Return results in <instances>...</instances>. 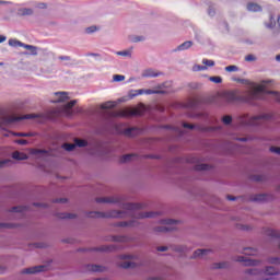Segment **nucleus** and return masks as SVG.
<instances>
[{
  "instance_id": "obj_1",
  "label": "nucleus",
  "mask_w": 280,
  "mask_h": 280,
  "mask_svg": "<svg viewBox=\"0 0 280 280\" xmlns=\"http://www.w3.org/2000/svg\"><path fill=\"white\" fill-rule=\"evenodd\" d=\"M270 117L272 116L268 114L253 117H249L248 115H243L236 118V124H238V126H261V124H266V121H268Z\"/></svg>"
},
{
  "instance_id": "obj_44",
  "label": "nucleus",
  "mask_w": 280,
  "mask_h": 280,
  "mask_svg": "<svg viewBox=\"0 0 280 280\" xmlns=\"http://www.w3.org/2000/svg\"><path fill=\"white\" fill-rule=\"evenodd\" d=\"M192 71H207V66L195 65Z\"/></svg>"
},
{
  "instance_id": "obj_60",
  "label": "nucleus",
  "mask_w": 280,
  "mask_h": 280,
  "mask_svg": "<svg viewBox=\"0 0 280 280\" xmlns=\"http://www.w3.org/2000/svg\"><path fill=\"white\" fill-rule=\"evenodd\" d=\"M120 259H132L131 255H121Z\"/></svg>"
},
{
  "instance_id": "obj_54",
  "label": "nucleus",
  "mask_w": 280,
  "mask_h": 280,
  "mask_svg": "<svg viewBox=\"0 0 280 280\" xmlns=\"http://www.w3.org/2000/svg\"><path fill=\"white\" fill-rule=\"evenodd\" d=\"M183 128H188L189 130H194V125L184 122Z\"/></svg>"
},
{
  "instance_id": "obj_5",
  "label": "nucleus",
  "mask_w": 280,
  "mask_h": 280,
  "mask_svg": "<svg viewBox=\"0 0 280 280\" xmlns=\"http://www.w3.org/2000/svg\"><path fill=\"white\" fill-rule=\"evenodd\" d=\"M36 115L26 114L24 116H8L4 118L5 124H14L15 121H23V119H36Z\"/></svg>"
},
{
  "instance_id": "obj_61",
  "label": "nucleus",
  "mask_w": 280,
  "mask_h": 280,
  "mask_svg": "<svg viewBox=\"0 0 280 280\" xmlns=\"http://www.w3.org/2000/svg\"><path fill=\"white\" fill-rule=\"evenodd\" d=\"M59 60H71V57H69V56H60Z\"/></svg>"
},
{
  "instance_id": "obj_36",
  "label": "nucleus",
  "mask_w": 280,
  "mask_h": 280,
  "mask_svg": "<svg viewBox=\"0 0 280 280\" xmlns=\"http://www.w3.org/2000/svg\"><path fill=\"white\" fill-rule=\"evenodd\" d=\"M225 71L228 73H235L236 71H240V68L237 66H228L225 67Z\"/></svg>"
},
{
  "instance_id": "obj_20",
  "label": "nucleus",
  "mask_w": 280,
  "mask_h": 280,
  "mask_svg": "<svg viewBox=\"0 0 280 280\" xmlns=\"http://www.w3.org/2000/svg\"><path fill=\"white\" fill-rule=\"evenodd\" d=\"M156 233H167L170 231H174V228H170L167 225H162V226H158L155 228Z\"/></svg>"
},
{
  "instance_id": "obj_8",
  "label": "nucleus",
  "mask_w": 280,
  "mask_h": 280,
  "mask_svg": "<svg viewBox=\"0 0 280 280\" xmlns=\"http://www.w3.org/2000/svg\"><path fill=\"white\" fill-rule=\"evenodd\" d=\"M211 249H197L191 256V259H198V257H200L201 259H207V256L211 255Z\"/></svg>"
},
{
  "instance_id": "obj_62",
  "label": "nucleus",
  "mask_w": 280,
  "mask_h": 280,
  "mask_svg": "<svg viewBox=\"0 0 280 280\" xmlns=\"http://www.w3.org/2000/svg\"><path fill=\"white\" fill-rule=\"evenodd\" d=\"M5 40H7V37L3 35H0V43H5Z\"/></svg>"
},
{
  "instance_id": "obj_35",
  "label": "nucleus",
  "mask_w": 280,
  "mask_h": 280,
  "mask_svg": "<svg viewBox=\"0 0 280 280\" xmlns=\"http://www.w3.org/2000/svg\"><path fill=\"white\" fill-rule=\"evenodd\" d=\"M232 121H233V117H231L230 115H225V116H223V118H222V122H223L225 126L231 125Z\"/></svg>"
},
{
  "instance_id": "obj_26",
  "label": "nucleus",
  "mask_w": 280,
  "mask_h": 280,
  "mask_svg": "<svg viewBox=\"0 0 280 280\" xmlns=\"http://www.w3.org/2000/svg\"><path fill=\"white\" fill-rule=\"evenodd\" d=\"M20 16H31V14H34V11L32 9H21L19 11Z\"/></svg>"
},
{
  "instance_id": "obj_11",
  "label": "nucleus",
  "mask_w": 280,
  "mask_h": 280,
  "mask_svg": "<svg viewBox=\"0 0 280 280\" xmlns=\"http://www.w3.org/2000/svg\"><path fill=\"white\" fill-rule=\"evenodd\" d=\"M55 95L58 97V100L54 101L55 104L69 100V93L67 92H56Z\"/></svg>"
},
{
  "instance_id": "obj_32",
  "label": "nucleus",
  "mask_w": 280,
  "mask_h": 280,
  "mask_svg": "<svg viewBox=\"0 0 280 280\" xmlns=\"http://www.w3.org/2000/svg\"><path fill=\"white\" fill-rule=\"evenodd\" d=\"M31 154H33V156H38L39 154H47V151L40 149H32Z\"/></svg>"
},
{
  "instance_id": "obj_64",
  "label": "nucleus",
  "mask_w": 280,
  "mask_h": 280,
  "mask_svg": "<svg viewBox=\"0 0 280 280\" xmlns=\"http://www.w3.org/2000/svg\"><path fill=\"white\" fill-rule=\"evenodd\" d=\"M149 280H162L161 278H149Z\"/></svg>"
},
{
  "instance_id": "obj_37",
  "label": "nucleus",
  "mask_w": 280,
  "mask_h": 280,
  "mask_svg": "<svg viewBox=\"0 0 280 280\" xmlns=\"http://www.w3.org/2000/svg\"><path fill=\"white\" fill-rule=\"evenodd\" d=\"M229 266V264H226V262H217V264H214L213 266H212V268L214 269V270H220V269H222V268H226Z\"/></svg>"
},
{
  "instance_id": "obj_28",
  "label": "nucleus",
  "mask_w": 280,
  "mask_h": 280,
  "mask_svg": "<svg viewBox=\"0 0 280 280\" xmlns=\"http://www.w3.org/2000/svg\"><path fill=\"white\" fill-rule=\"evenodd\" d=\"M24 49H27L28 51H31L33 56H37L38 54L37 52L38 48H36V46L24 44Z\"/></svg>"
},
{
  "instance_id": "obj_27",
  "label": "nucleus",
  "mask_w": 280,
  "mask_h": 280,
  "mask_svg": "<svg viewBox=\"0 0 280 280\" xmlns=\"http://www.w3.org/2000/svg\"><path fill=\"white\" fill-rule=\"evenodd\" d=\"M135 156H137L136 154H126V155H122L120 158V163H128L130 161H132V159H135Z\"/></svg>"
},
{
  "instance_id": "obj_63",
  "label": "nucleus",
  "mask_w": 280,
  "mask_h": 280,
  "mask_svg": "<svg viewBox=\"0 0 280 280\" xmlns=\"http://www.w3.org/2000/svg\"><path fill=\"white\" fill-rule=\"evenodd\" d=\"M226 198H228V200H237L236 197H233V196H231V195H229Z\"/></svg>"
},
{
  "instance_id": "obj_22",
  "label": "nucleus",
  "mask_w": 280,
  "mask_h": 280,
  "mask_svg": "<svg viewBox=\"0 0 280 280\" xmlns=\"http://www.w3.org/2000/svg\"><path fill=\"white\" fill-rule=\"evenodd\" d=\"M116 226H121V228H126V226H137V223L135 221H121L116 223Z\"/></svg>"
},
{
  "instance_id": "obj_42",
  "label": "nucleus",
  "mask_w": 280,
  "mask_h": 280,
  "mask_svg": "<svg viewBox=\"0 0 280 280\" xmlns=\"http://www.w3.org/2000/svg\"><path fill=\"white\" fill-rule=\"evenodd\" d=\"M210 82H214V84H222V77H210Z\"/></svg>"
},
{
  "instance_id": "obj_51",
  "label": "nucleus",
  "mask_w": 280,
  "mask_h": 280,
  "mask_svg": "<svg viewBox=\"0 0 280 280\" xmlns=\"http://www.w3.org/2000/svg\"><path fill=\"white\" fill-rule=\"evenodd\" d=\"M13 136H14V137H32V135L25 133V132L13 133Z\"/></svg>"
},
{
  "instance_id": "obj_16",
  "label": "nucleus",
  "mask_w": 280,
  "mask_h": 280,
  "mask_svg": "<svg viewBox=\"0 0 280 280\" xmlns=\"http://www.w3.org/2000/svg\"><path fill=\"white\" fill-rule=\"evenodd\" d=\"M237 261H243L245 266H257L259 264V261L246 259L244 256L238 257Z\"/></svg>"
},
{
  "instance_id": "obj_47",
  "label": "nucleus",
  "mask_w": 280,
  "mask_h": 280,
  "mask_svg": "<svg viewBox=\"0 0 280 280\" xmlns=\"http://www.w3.org/2000/svg\"><path fill=\"white\" fill-rule=\"evenodd\" d=\"M246 62H255V60H257V58L255 57V55H247L245 57Z\"/></svg>"
},
{
  "instance_id": "obj_7",
  "label": "nucleus",
  "mask_w": 280,
  "mask_h": 280,
  "mask_svg": "<svg viewBox=\"0 0 280 280\" xmlns=\"http://www.w3.org/2000/svg\"><path fill=\"white\" fill-rule=\"evenodd\" d=\"M45 270H47V266L39 265L22 270V275H36L37 272H45Z\"/></svg>"
},
{
  "instance_id": "obj_21",
  "label": "nucleus",
  "mask_w": 280,
  "mask_h": 280,
  "mask_svg": "<svg viewBox=\"0 0 280 280\" xmlns=\"http://www.w3.org/2000/svg\"><path fill=\"white\" fill-rule=\"evenodd\" d=\"M265 275H269V276L279 275V269H276L273 266H269L266 268Z\"/></svg>"
},
{
  "instance_id": "obj_45",
  "label": "nucleus",
  "mask_w": 280,
  "mask_h": 280,
  "mask_svg": "<svg viewBox=\"0 0 280 280\" xmlns=\"http://www.w3.org/2000/svg\"><path fill=\"white\" fill-rule=\"evenodd\" d=\"M137 130V128H127L124 130V135H126V137H132V132H135Z\"/></svg>"
},
{
  "instance_id": "obj_58",
  "label": "nucleus",
  "mask_w": 280,
  "mask_h": 280,
  "mask_svg": "<svg viewBox=\"0 0 280 280\" xmlns=\"http://www.w3.org/2000/svg\"><path fill=\"white\" fill-rule=\"evenodd\" d=\"M8 163H12L10 160L0 161V167H3V165H8Z\"/></svg>"
},
{
  "instance_id": "obj_2",
  "label": "nucleus",
  "mask_w": 280,
  "mask_h": 280,
  "mask_svg": "<svg viewBox=\"0 0 280 280\" xmlns=\"http://www.w3.org/2000/svg\"><path fill=\"white\" fill-rule=\"evenodd\" d=\"M145 113V105L140 104L136 108L117 109L109 113V117H138Z\"/></svg>"
},
{
  "instance_id": "obj_40",
  "label": "nucleus",
  "mask_w": 280,
  "mask_h": 280,
  "mask_svg": "<svg viewBox=\"0 0 280 280\" xmlns=\"http://www.w3.org/2000/svg\"><path fill=\"white\" fill-rule=\"evenodd\" d=\"M202 65H205L206 67H215V61L210 59H202Z\"/></svg>"
},
{
  "instance_id": "obj_6",
  "label": "nucleus",
  "mask_w": 280,
  "mask_h": 280,
  "mask_svg": "<svg viewBox=\"0 0 280 280\" xmlns=\"http://www.w3.org/2000/svg\"><path fill=\"white\" fill-rule=\"evenodd\" d=\"M155 95L156 93H161V91H155V90H131L129 91V100H132L137 97L138 95Z\"/></svg>"
},
{
  "instance_id": "obj_55",
  "label": "nucleus",
  "mask_w": 280,
  "mask_h": 280,
  "mask_svg": "<svg viewBox=\"0 0 280 280\" xmlns=\"http://www.w3.org/2000/svg\"><path fill=\"white\" fill-rule=\"evenodd\" d=\"M129 55H130V51H128V50L118 51V52H117V56H129Z\"/></svg>"
},
{
  "instance_id": "obj_38",
  "label": "nucleus",
  "mask_w": 280,
  "mask_h": 280,
  "mask_svg": "<svg viewBox=\"0 0 280 280\" xmlns=\"http://www.w3.org/2000/svg\"><path fill=\"white\" fill-rule=\"evenodd\" d=\"M252 200L254 202H264V200H266V195H255Z\"/></svg>"
},
{
  "instance_id": "obj_30",
  "label": "nucleus",
  "mask_w": 280,
  "mask_h": 280,
  "mask_svg": "<svg viewBox=\"0 0 280 280\" xmlns=\"http://www.w3.org/2000/svg\"><path fill=\"white\" fill-rule=\"evenodd\" d=\"M63 150H67V152H73V150H75L77 144L74 143H65L62 145Z\"/></svg>"
},
{
  "instance_id": "obj_50",
  "label": "nucleus",
  "mask_w": 280,
  "mask_h": 280,
  "mask_svg": "<svg viewBox=\"0 0 280 280\" xmlns=\"http://www.w3.org/2000/svg\"><path fill=\"white\" fill-rule=\"evenodd\" d=\"M270 152H273L275 154H279L280 155V148L279 147H270Z\"/></svg>"
},
{
  "instance_id": "obj_53",
  "label": "nucleus",
  "mask_w": 280,
  "mask_h": 280,
  "mask_svg": "<svg viewBox=\"0 0 280 280\" xmlns=\"http://www.w3.org/2000/svg\"><path fill=\"white\" fill-rule=\"evenodd\" d=\"M16 143H19V145H27V140L20 139V140H16Z\"/></svg>"
},
{
  "instance_id": "obj_13",
  "label": "nucleus",
  "mask_w": 280,
  "mask_h": 280,
  "mask_svg": "<svg viewBox=\"0 0 280 280\" xmlns=\"http://www.w3.org/2000/svg\"><path fill=\"white\" fill-rule=\"evenodd\" d=\"M161 72H155L153 69H147L142 72V78H159Z\"/></svg>"
},
{
  "instance_id": "obj_49",
  "label": "nucleus",
  "mask_w": 280,
  "mask_h": 280,
  "mask_svg": "<svg viewBox=\"0 0 280 280\" xmlns=\"http://www.w3.org/2000/svg\"><path fill=\"white\" fill-rule=\"evenodd\" d=\"M93 32H97V26H90L86 28V34H93Z\"/></svg>"
},
{
  "instance_id": "obj_15",
  "label": "nucleus",
  "mask_w": 280,
  "mask_h": 280,
  "mask_svg": "<svg viewBox=\"0 0 280 280\" xmlns=\"http://www.w3.org/2000/svg\"><path fill=\"white\" fill-rule=\"evenodd\" d=\"M12 159L15 161H27V154L15 151L12 153Z\"/></svg>"
},
{
  "instance_id": "obj_48",
  "label": "nucleus",
  "mask_w": 280,
  "mask_h": 280,
  "mask_svg": "<svg viewBox=\"0 0 280 280\" xmlns=\"http://www.w3.org/2000/svg\"><path fill=\"white\" fill-rule=\"evenodd\" d=\"M268 262L279 265L280 264V258H277V257L269 258Z\"/></svg>"
},
{
  "instance_id": "obj_41",
  "label": "nucleus",
  "mask_w": 280,
  "mask_h": 280,
  "mask_svg": "<svg viewBox=\"0 0 280 280\" xmlns=\"http://www.w3.org/2000/svg\"><path fill=\"white\" fill-rule=\"evenodd\" d=\"M256 254H257V249L255 248L247 247L244 249V255H256Z\"/></svg>"
},
{
  "instance_id": "obj_23",
  "label": "nucleus",
  "mask_w": 280,
  "mask_h": 280,
  "mask_svg": "<svg viewBox=\"0 0 280 280\" xmlns=\"http://www.w3.org/2000/svg\"><path fill=\"white\" fill-rule=\"evenodd\" d=\"M266 235H268L269 237H276L278 240H280V232L276 231V230H267L266 231Z\"/></svg>"
},
{
  "instance_id": "obj_24",
  "label": "nucleus",
  "mask_w": 280,
  "mask_h": 280,
  "mask_svg": "<svg viewBox=\"0 0 280 280\" xmlns=\"http://www.w3.org/2000/svg\"><path fill=\"white\" fill-rule=\"evenodd\" d=\"M10 47H24L25 44L18 39H9Z\"/></svg>"
},
{
  "instance_id": "obj_52",
  "label": "nucleus",
  "mask_w": 280,
  "mask_h": 280,
  "mask_svg": "<svg viewBox=\"0 0 280 280\" xmlns=\"http://www.w3.org/2000/svg\"><path fill=\"white\" fill-rule=\"evenodd\" d=\"M62 219H68V220H73V218H75V214L73 213H67L66 215L61 217Z\"/></svg>"
},
{
  "instance_id": "obj_12",
  "label": "nucleus",
  "mask_w": 280,
  "mask_h": 280,
  "mask_svg": "<svg viewBox=\"0 0 280 280\" xmlns=\"http://www.w3.org/2000/svg\"><path fill=\"white\" fill-rule=\"evenodd\" d=\"M75 104H78V101H75V100L70 101L69 103L63 105L62 113H65L66 115H71V108H73V106H75Z\"/></svg>"
},
{
  "instance_id": "obj_4",
  "label": "nucleus",
  "mask_w": 280,
  "mask_h": 280,
  "mask_svg": "<svg viewBox=\"0 0 280 280\" xmlns=\"http://www.w3.org/2000/svg\"><path fill=\"white\" fill-rule=\"evenodd\" d=\"M121 214V211H112L109 213L94 211L89 212L88 218H124Z\"/></svg>"
},
{
  "instance_id": "obj_46",
  "label": "nucleus",
  "mask_w": 280,
  "mask_h": 280,
  "mask_svg": "<svg viewBox=\"0 0 280 280\" xmlns=\"http://www.w3.org/2000/svg\"><path fill=\"white\" fill-rule=\"evenodd\" d=\"M124 80H126L125 75H121V74L114 75V82H124Z\"/></svg>"
},
{
  "instance_id": "obj_31",
  "label": "nucleus",
  "mask_w": 280,
  "mask_h": 280,
  "mask_svg": "<svg viewBox=\"0 0 280 280\" xmlns=\"http://www.w3.org/2000/svg\"><path fill=\"white\" fill-rule=\"evenodd\" d=\"M195 170L197 172H207V170H209V165L208 164H198L195 166Z\"/></svg>"
},
{
  "instance_id": "obj_29",
  "label": "nucleus",
  "mask_w": 280,
  "mask_h": 280,
  "mask_svg": "<svg viewBox=\"0 0 280 280\" xmlns=\"http://www.w3.org/2000/svg\"><path fill=\"white\" fill-rule=\"evenodd\" d=\"M119 266H120V268L128 269V268H135L136 264L133 261H130V260H125Z\"/></svg>"
},
{
  "instance_id": "obj_59",
  "label": "nucleus",
  "mask_w": 280,
  "mask_h": 280,
  "mask_svg": "<svg viewBox=\"0 0 280 280\" xmlns=\"http://www.w3.org/2000/svg\"><path fill=\"white\" fill-rule=\"evenodd\" d=\"M54 202H57V203H65V202H67V199H65V198L55 199Z\"/></svg>"
},
{
  "instance_id": "obj_25",
  "label": "nucleus",
  "mask_w": 280,
  "mask_h": 280,
  "mask_svg": "<svg viewBox=\"0 0 280 280\" xmlns=\"http://www.w3.org/2000/svg\"><path fill=\"white\" fill-rule=\"evenodd\" d=\"M74 144L78 148H86L89 145V142L86 140H82V139H74Z\"/></svg>"
},
{
  "instance_id": "obj_9",
  "label": "nucleus",
  "mask_w": 280,
  "mask_h": 280,
  "mask_svg": "<svg viewBox=\"0 0 280 280\" xmlns=\"http://www.w3.org/2000/svg\"><path fill=\"white\" fill-rule=\"evenodd\" d=\"M96 202L114 205L116 202H119V198L118 197H100V198H96Z\"/></svg>"
},
{
  "instance_id": "obj_33",
  "label": "nucleus",
  "mask_w": 280,
  "mask_h": 280,
  "mask_svg": "<svg viewBox=\"0 0 280 280\" xmlns=\"http://www.w3.org/2000/svg\"><path fill=\"white\" fill-rule=\"evenodd\" d=\"M178 221L173 219H165L161 221V224H165L166 226H172L173 224H176Z\"/></svg>"
},
{
  "instance_id": "obj_18",
  "label": "nucleus",
  "mask_w": 280,
  "mask_h": 280,
  "mask_svg": "<svg viewBox=\"0 0 280 280\" xmlns=\"http://www.w3.org/2000/svg\"><path fill=\"white\" fill-rule=\"evenodd\" d=\"M247 10L249 12H261V7L257 3H248L247 4Z\"/></svg>"
},
{
  "instance_id": "obj_19",
  "label": "nucleus",
  "mask_w": 280,
  "mask_h": 280,
  "mask_svg": "<svg viewBox=\"0 0 280 280\" xmlns=\"http://www.w3.org/2000/svg\"><path fill=\"white\" fill-rule=\"evenodd\" d=\"M194 45L191 40L184 42L182 45L177 47V51H185V49H189Z\"/></svg>"
},
{
  "instance_id": "obj_3",
  "label": "nucleus",
  "mask_w": 280,
  "mask_h": 280,
  "mask_svg": "<svg viewBox=\"0 0 280 280\" xmlns=\"http://www.w3.org/2000/svg\"><path fill=\"white\" fill-rule=\"evenodd\" d=\"M124 209L127 211H133V215L137 220H143L145 218H154L159 212H140L143 209V203H125Z\"/></svg>"
},
{
  "instance_id": "obj_34",
  "label": "nucleus",
  "mask_w": 280,
  "mask_h": 280,
  "mask_svg": "<svg viewBox=\"0 0 280 280\" xmlns=\"http://www.w3.org/2000/svg\"><path fill=\"white\" fill-rule=\"evenodd\" d=\"M246 275H261V270L257 268H249L245 271Z\"/></svg>"
},
{
  "instance_id": "obj_57",
  "label": "nucleus",
  "mask_w": 280,
  "mask_h": 280,
  "mask_svg": "<svg viewBox=\"0 0 280 280\" xmlns=\"http://www.w3.org/2000/svg\"><path fill=\"white\" fill-rule=\"evenodd\" d=\"M156 250H159V253H165V250H167V246H160Z\"/></svg>"
},
{
  "instance_id": "obj_17",
  "label": "nucleus",
  "mask_w": 280,
  "mask_h": 280,
  "mask_svg": "<svg viewBox=\"0 0 280 280\" xmlns=\"http://www.w3.org/2000/svg\"><path fill=\"white\" fill-rule=\"evenodd\" d=\"M115 106H117V102L108 101V102L103 103L101 105V108L103 110H108L110 108H115Z\"/></svg>"
},
{
  "instance_id": "obj_10",
  "label": "nucleus",
  "mask_w": 280,
  "mask_h": 280,
  "mask_svg": "<svg viewBox=\"0 0 280 280\" xmlns=\"http://www.w3.org/2000/svg\"><path fill=\"white\" fill-rule=\"evenodd\" d=\"M225 100H228V102H237L240 95L237 94V91H230L225 93Z\"/></svg>"
},
{
  "instance_id": "obj_43",
  "label": "nucleus",
  "mask_w": 280,
  "mask_h": 280,
  "mask_svg": "<svg viewBox=\"0 0 280 280\" xmlns=\"http://www.w3.org/2000/svg\"><path fill=\"white\" fill-rule=\"evenodd\" d=\"M11 211H12L13 213H23V211H25V208H24V207H21V206H18V207H13V208L11 209Z\"/></svg>"
},
{
  "instance_id": "obj_14",
  "label": "nucleus",
  "mask_w": 280,
  "mask_h": 280,
  "mask_svg": "<svg viewBox=\"0 0 280 280\" xmlns=\"http://www.w3.org/2000/svg\"><path fill=\"white\" fill-rule=\"evenodd\" d=\"M86 272H104V267L98 265H88Z\"/></svg>"
},
{
  "instance_id": "obj_39",
  "label": "nucleus",
  "mask_w": 280,
  "mask_h": 280,
  "mask_svg": "<svg viewBox=\"0 0 280 280\" xmlns=\"http://www.w3.org/2000/svg\"><path fill=\"white\" fill-rule=\"evenodd\" d=\"M130 40H131V43H141V42L145 40V37H143V36H131Z\"/></svg>"
},
{
  "instance_id": "obj_56",
  "label": "nucleus",
  "mask_w": 280,
  "mask_h": 280,
  "mask_svg": "<svg viewBox=\"0 0 280 280\" xmlns=\"http://www.w3.org/2000/svg\"><path fill=\"white\" fill-rule=\"evenodd\" d=\"M208 14H209V16H215V9L210 8V9L208 10Z\"/></svg>"
}]
</instances>
